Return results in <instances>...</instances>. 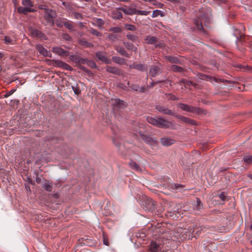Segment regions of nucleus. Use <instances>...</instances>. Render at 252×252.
I'll list each match as a JSON object with an SVG mask.
<instances>
[{"label": "nucleus", "mask_w": 252, "mask_h": 252, "mask_svg": "<svg viewBox=\"0 0 252 252\" xmlns=\"http://www.w3.org/2000/svg\"><path fill=\"white\" fill-rule=\"evenodd\" d=\"M146 120L149 123L159 128H175V125L172 121H169L162 117L153 118L147 117Z\"/></svg>", "instance_id": "1"}, {"label": "nucleus", "mask_w": 252, "mask_h": 252, "mask_svg": "<svg viewBox=\"0 0 252 252\" xmlns=\"http://www.w3.org/2000/svg\"><path fill=\"white\" fill-rule=\"evenodd\" d=\"M201 12V14L198 16L199 19L195 22L196 28L198 31L203 29V23H208L210 22V16L208 11H207L205 8H202Z\"/></svg>", "instance_id": "2"}, {"label": "nucleus", "mask_w": 252, "mask_h": 252, "mask_svg": "<svg viewBox=\"0 0 252 252\" xmlns=\"http://www.w3.org/2000/svg\"><path fill=\"white\" fill-rule=\"evenodd\" d=\"M177 106L181 110L188 112L192 113L198 115L204 114V111L201 108L192 105H189L185 103H179L177 104Z\"/></svg>", "instance_id": "3"}, {"label": "nucleus", "mask_w": 252, "mask_h": 252, "mask_svg": "<svg viewBox=\"0 0 252 252\" xmlns=\"http://www.w3.org/2000/svg\"><path fill=\"white\" fill-rule=\"evenodd\" d=\"M140 127L138 126L135 128L133 130L137 133H138L142 139L147 144L151 146L153 149L157 148L158 145L157 141L154 138L148 136L143 133V132L140 130Z\"/></svg>", "instance_id": "4"}, {"label": "nucleus", "mask_w": 252, "mask_h": 252, "mask_svg": "<svg viewBox=\"0 0 252 252\" xmlns=\"http://www.w3.org/2000/svg\"><path fill=\"white\" fill-rule=\"evenodd\" d=\"M57 16V14L56 11L51 9H46L44 18L46 21V25L53 26L55 24V19Z\"/></svg>", "instance_id": "5"}, {"label": "nucleus", "mask_w": 252, "mask_h": 252, "mask_svg": "<svg viewBox=\"0 0 252 252\" xmlns=\"http://www.w3.org/2000/svg\"><path fill=\"white\" fill-rule=\"evenodd\" d=\"M163 244L159 239L152 241L149 246V250L151 252H161L162 250Z\"/></svg>", "instance_id": "6"}, {"label": "nucleus", "mask_w": 252, "mask_h": 252, "mask_svg": "<svg viewBox=\"0 0 252 252\" xmlns=\"http://www.w3.org/2000/svg\"><path fill=\"white\" fill-rule=\"evenodd\" d=\"M145 40L147 44L154 45L155 48H161L163 46L162 43L155 36L148 35L146 37Z\"/></svg>", "instance_id": "7"}, {"label": "nucleus", "mask_w": 252, "mask_h": 252, "mask_svg": "<svg viewBox=\"0 0 252 252\" xmlns=\"http://www.w3.org/2000/svg\"><path fill=\"white\" fill-rule=\"evenodd\" d=\"M162 68L161 64L153 65L150 68L149 74L153 77H156L162 72Z\"/></svg>", "instance_id": "8"}, {"label": "nucleus", "mask_w": 252, "mask_h": 252, "mask_svg": "<svg viewBox=\"0 0 252 252\" xmlns=\"http://www.w3.org/2000/svg\"><path fill=\"white\" fill-rule=\"evenodd\" d=\"M95 54L96 57L99 61L106 64H110L111 63V61L108 59L106 56L107 53L106 52L97 51Z\"/></svg>", "instance_id": "9"}, {"label": "nucleus", "mask_w": 252, "mask_h": 252, "mask_svg": "<svg viewBox=\"0 0 252 252\" xmlns=\"http://www.w3.org/2000/svg\"><path fill=\"white\" fill-rule=\"evenodd\" d=\"M120 9L126 15H135V7H134L131 5L127 6L126 5H123V6L120 7Z\"/></svg>", "instance_id": "10"}, {"label": "nucleus", "mask_w": 252, "mask_h": 252, "mask_svg": "<svg viewBox=\"0 0 252 252\" xmlns=\"http://www.w3.org/2000/svg\"><path fill=\"white\" fill-rule=\"evenodd\" d=\"M31 33L33 37H35L40 38L41 40H47V36L42 33L40 31L34 29L32 28L31 29Z\"/></svg>", "instance_id": "11"}, {"label": "nucleus", "mask_w": 252, "mask_h": 252, "mask_svg": "<svg viewBox=\"0 0 252 252\" xmlns=\"http://www.w3.org/2000/svg\"><path fill=\"white\" fill-rule=\"evenodd\" d=\"M112 104L115 108L117 109H123L126 106V103L120 99H112Z\"/></svg>", "instance_id": "12"}, {"label": "nucleus", "mask_w": 252, "mask_h": 252, "mask_svg": "<svg viewBox=\"0 0 252 252\" xmlns=\"http://www.w3.org/2000/svg\"><path fill=\"white\" fill-rule=\"evenodd\" d=\"M54 63L53 65L56 67H62L67 70H71L72 69L71 67L67 63H64L59 60H53Z\"/></svg>", "instance_id": "13"}, {"label": "nucleus", "mask_w": 252, "mask_h": 252, "mask_svg": "<svg viewBox=\"0 0 252 252\" xmlns=\"http://www.w3.org/2000/svg\"><path fill=\"white\" fill-rule=\"evenodd\" d=\"M156 108L159 112L164 115L173 116L174 114V112L171 110L169 109L167 107L161 105H157Z\"/></svg>", "instance_id": "14"}, {"label": "nucleus", "mask_w": 252, "mask_h": 252, "mask_svg": "<svg viewBox=\"0 0 252 252\" xmlns=\"http://www.w3.org/2000/svg\"><path fill=\"white\" fill-rule=\"evenodd\" d=\"M120 7L117 8L112 12V17L115 20H121L123 18V15L121 12Z\"/></svg>", "instance_id": "15"}, {"label": "nucleus", "mask_w": 252, "mask_h": 252, "mask_svg": "<svg viewBox=\"0 0 252 252\" xmlns=\"http://www.w3.org/2000/svg\"><path fill=\"white\" fill-rule=\"evenodd\" d=\"M52 51L60 56H68V52L67 51L63 50V48L59 47H54L52 49Z\"/></svg>", "instance_id": "16"}, {"label": "nucleus", "mask_w": 252, "mask_h": 252, "mask_svg": "<svg viewBox=\"0 0 252 252\" xmlns=\"http://www.w3.org/2000/svg\"><path fill=\"white\" fill-rule=\"evenodd\" d=\"M127 84L129 87H130L132 90L140 93H144L146 92V88L144 87H139L137 84H130L129 82H127Z\"/></svg>", "instance_id": "17"}, {"label": "nucleus", "mask_w": 252, "mask_h": 252, "mask_svg": "<svg viewBox=\"0 0 252 252\" xmlns=\"http://www.w3.org/2000/svg\"><path fill=\"white\" fill-rule=\"evenodd\" d=\"M236 29H238L240 31L241 34H243V32L245 31V28L244 27L243 25H242V24H240L239 25V27L238 28H236ZM242 42H243L242 35H241L240 39H239L237 38V42L238 48L240 50H243V48H241V47L239 46V44H242Z\"/></svg>", "instance_id": "18"}, {"label": "nucleus", "mask_w": 252, "mask_h": 252, "mask_svg": "<svg viewBox=\"0 0 252 252\" xmlns=\"http://www.w3.org/2000/svg\"><path fill=\"white\" fill-rule=\"evenodd\" d=\"M106 70L107 72L114 74L115 75H120L122 74L121 70L116 67L107 66L106 67Z\"/></svg>", "instance_id": "19"}, {"label": "nucleus", "mask_w": 252, "mask_h": 252, "mask_svg": "<svg viewBox=\"0 0 252 252\" xmlns=\"http://www.w3.org/2000/svg\"><path fill=\"white\" fill-rule=\"evenodd\" d=\"M130 67L141 71H144L147 70V65L141 63H134L133 64L131 65Z\"/></svg>", "instance_id": "20"}, {"label": "nucleus", "mask_w": 252, "mask_h": 252, "mask_svg": "<svg viewBox=\"0 0 252 252\" xmlns=\"http://www.w3.org/2000/svg\"><path fill=\"white\" fill-rule=\"evenodd\" d=\"M114 143L116 144V145L119 148V152L124 155H126L127 154L128 152L127 151V150L125 149V144H121V143H118L116 142V139H114L113 140Z\"/></svg>", "instance_id": "21"}, {"label": "nucleus", "mask_w": 252, "mask_h": 252, "mask_svg": "<svg viewBox=\"0 0 252 252\" xmlns=\"http://www.w3.org/2000/svg\"><path fill=\"white\" fill-rule=\"evenodd\" d=\"M176 117L180 119L181 121L185 122L186 124H190L191 125H196V122L193 120H191L189 118L185 117L184 116H182L181 115L176 116Z\"/></svg>", "instance_id": "22"}, {"label": "nucleus", "mask_w": 252, "mask_h": 252, "mask_svg": "<svg viewBox=\"0 0 252 252\" xmlns=\"http://www.w3.org/2000/svg\"><path fill=\"white\" fill-rule=\"evenodd\" d=\"M147 209L149 211H153L155 209L156 202L153 201L151 198H147L146 202Z\"/></svg>", "instance_id": "23"}, {"label": "nucleus", "mask_w": 252, "mask_h": 252, "mask_svg": "<svg viewBox=\"0 0 252 252\" xmlns=\"http://www.w3.org/2000/svg\"><path fill=\"white\" fill-rule=\"evenodd\" d=\"M115 49L122 56L128 58L130 57V54L127 53L123 47L121 46H116Z\"/></svg>", "instance_id": "24"}, {"label": "nucleus", "mask_w": 252, "mask_h": 252, "mask_svg": "<svg viewBox=\"0 0 252 252\" xmlns=\"http://www.w3.org/2000/svg\"><path fill=\"white\" fill-rule=\"evenodd\" d=\"M161 144L163 146H169L171 145L172 144L175 143V140L168 138V137H163L160 140Z\"/></svg>", "instance_id": "25"}, {"label": "nucleus", "mask_w": 252, "mask_h": 252, "mask_svg": "<svg viewBox=\"0 0 252 252\" xmlns=\"http://www.w3.org/2000/svg\"><path fill=\"white\" fill-rule=\"evenodd\" d=\"M193 209L194 210L200 211L203 208V204L200 199L196 198V200L194 201Z\"/></svg>", "instance_id": "26"}, {"label": "nucleus", "mask_w": 252, "mask_h": 252, "mask_svg": "<svg viewBox=\"0 0 252 252\" xmlns=\"http://www.w3.org/2000/svg\"><path fill=\"white\" fill-rule=\"evenodd\" d=\"M165 59L172 63L180 64L181 62L180 60L176 57H173L170 56H166L165 57Z\"/></svg>", "instance_id": "27"}, {"label": "nucleus", "mask_w": 252, "mask_h": 252, "mask_svg": "<svg viewBox=\"0 0 252 252\" xmlns=\"http://www.w3.org/2000/svg\"><path fill=\"white\" fill-rule=\"evenodd\" d=\"M17 11L19 13L24 14L25 15L27 14L28 12H33V9H32L30 7H23L22 6L19 7L17 9Z\"/></svg>", "instance_id": "28"}, {"label": "nucleus", "mask_w": 252, "mask_h": 252, "mask_svg": "<svg viewBox=\"0 0 252 252\" xmlns=\"http://www.w3.org/2000/svg\"><path fill=\"white\" fill-rule=\"evenodd\" d=\"M124 44L128 50H130L134 52H136L137 51V48L136 46H134L133 44L132 43L124 42Z\"/></svg>", "instance_id": "29"}, {"label": "nucleus", "mask_w": 252, "mask_h": 252, "mask_svg": "<svg viewBox=\"0 0 252 252\" xmlns=\"http://www.w3.org/2000/svg\"><path fill=\"white\" fill-rule=\"evenodd\" d=\"M64 26L66 28L68 29L70 32L75 31L74 26L72 24V22L66 19L65 20V22L64 23Z\"/></svg>", "instance_id": "30"}, {"label": "nucleus", "mask_w": 252, "mask_h": 252, "mask_svg": "<svg viewBox=\"0 0 252 252\" xmlns=\"http://www.w3.org/2000/svg\"><path fill=\"white\" fill-rule=\"evenodd\" d=\"M183 186L179 184H169L167 185V188L168 189L173 190L174 189H179L180 188H182Z\"/></svg>", "instance_id": "31"}, {"label": "nucleus", "mask_w": 252, "mask_h": 252, "mask_svg": "<svg viewBox=\"0 0 252 252\" xmlns=\"http://www.w3.org/2000/svg\"><path fill=\"white\" fill-rule=\"evenodd\" d=\"M112 60L116 63L122 65L125 63V60L124 58H122L119 57L114 56L112 58Z\"/></svg>", "instance_id": "32"}, {"label": "nucleus", "mask_w": 252, "mask_h": 252, "mask_svg": "<svg viewBox=\"0 0 252 252\" xmlns=\"http://www.w3.org/2000/svg\"><path fill=\"white\" fill-rule=\"evenodd\" d=\"M66 19L59 18L55 21V23L59 28H62L64 26V23Z\"/></svg>", "instance_id": "33"}, {"label": "nucleus", "mask_w": 252, "mask_h": 252, "mask_svg": "<svg viewBox=\"0 0 252 252\" xmlns=\"http://www.w3.org/2000/svg\"><path fill=\"white\" fill-rule=\"evenodd\" d=\"M36 49L39 53L43 56H44L45 54H46V52L47 51V50L40 44L37 45L36 46Z\"/></svg>", "instance_id": "34"}, {"label": "nucleus", "mask_w": 252, "mask_h": 252, "mask_svg": "<svg viewBox=\"0 0 252 252\" xmlns=\"http://www.w3.org/2000/svg\"><path fill=\"white\" fill-rule=\"evenodd\" d=\"M170 69L172 71L176 72H182L184 70L182 67L177 65H171L170 67Z\"/></svg>", "instance_id": "35"}, {"label": "nucleus", "mask_w": 252, "mask_h": 252, "mask_svg": "<svg viewBox=\"0 0 252 252\" xmlns=\"http://www.w3.org/2000/svg\"><path fill=\"white\" fill-rule=\"evenodd\" d=\"M15 40L9 36H5L4 39V42L7 44H14Z\"/></svg>", "instance_id": "36"}, {"label": "nucleus", "mask_w": 252, "mask_h": 252, "mask_svg": "<svg viewBox=\"0 0 252 252\" xmlns=\"http://www.w3.org/2000/svg\"><path fill=\"white\" fill-rule=\"evenodd\" d=\"M43 188L48 191H51L52 190V185L49 181H46L43 184Z\"/></svg>", "instance_id": "37"}, {"label": "nucleus", "mask_w": 252, "mask_h": 252, "mask_svg": "<svg viewBox=\"0 0 252 252\" xmlns=\"http://www.w3.org/2000/svg\"><path fill=\"white\" fill-rule=\"evenodd\" d=\"M80 43L84 46L87 47H93L94 46V44L91 42H88L87 40L85 39H81L80 40Z\"/></svg>", "instance_id": "38"}, {"label": "nucleus", "mask_w": 252, "mask_h": 252, "mask_svg": "<svg viewBox=\"0 0 252 252\" xmlns=\"http://www.w3.org/2000/svg\"><path fill=\"white\" fill-rule=\"evenodd\" d=\"M179 83L180 85H181L182 83L185 84L186 87H189L191 85L192 86L194 85L192 82L184 79H182Z\"/></svg>", "instance_id": "39"}, {"label": "nucleus", "mask_w": 252, "mask_h": 252, "mask_svg": "<svg viewBox=\"0 0 252 252\" xmlns=\"http://www.w3.org/2000/svg\"><path fill=\"white\" fill-rule=\"evenodd\" d=\"M88 60L86 59H84L80 57V60H79V62L78 63V64H85L87 63ZM80 68L85 70V68L83 66L80 65Z\"/></svg>", "instance_id": "40"}, {"label": "nucleus", "mask_w": 252, "mask_h": 252, "mask_svg": "<svg viewBox=\"0 0 252 252\" xmlns=\"http://www.w3.org/2000/svg\"><path fill=\"white\" fill-rule=\"evenodd\" d=\"M22 4L27 7L31 8L33 6V3L30 0H23Z\"/></svg>", "instance_id": "41"}, {"label": "nucleus", "mask_w": 252, "mask_h": 252, "mask_svg": "<svg viewBox=\"0 0 252 252\" xmlns=\"http://www.w3.org/2000/svg\"><path fill=\"white\" fill-rule=\"evenodd\" d=\"M129 165L132 168L137 171H139L140 169L139 166L137 164V163L133 161L129 162Z\"/></svg>", "instance_id": "42"}, {"label": "nucleus", "mask_w": 252, "mask_h": 252, "mask_svg": "<svg viewBox=\"0 0 252 252\" xmlns=\"http://www.w3.org/2000/svg\"><path fill=\"white\" fill-rule=\"evenodd\" d=\"M150 11L137 10L136 8H135V14L147 16L150 13Z\"/></svg>", "instance_id": "43"}, {"label": "nucleus", "mask_w": 252, "mask_h": 252, "mask_svg": "<svg viewBox=\"0 0 252 252\" xmlns=\"http://www.w3.org/2000/svg\"><path fill=\"white\" fill-rule=\"evenodd\" d=\"M70 58L72 62L77 64H78V63L79 62V60H80V57L77 55L71 56Z\"/></svg>", "instance_id": "44"}, {"label": "nucleus", "mask_w": 252, "mask_h": 252, "mask_svg": "<svg viewBox=\"0 0 252 252\" xmlns=\"http://www.w3.org/2000/svg\"><path fill=\"white\" fill-rule=\"evenodd\" d=\"M165 95L168 100H176L178 99V97L172 94L166 93Z\"/></svg>", "instance_id": "45"}, {"label": "nucleus", "mask_w": 252, "mask_h": 252, "mask_svg": "<svg viewBox=\"0 0 252 252\" xmlns=\"http://www.w3.org/2000/svg\"><path fill=\"white\" fill-rule=\"evenodd\" d=\"M158 15H161L163 16L162 12L159 10H155L153 11V14L152 17L153 18L157 17Z\"/></svg>", "instance_id": "46"}, {"label": "nucleus", "mask_w": 252, "mask_h": 252, "mask_svg": "<svg viewBox=\"0 0 252 252\" xmlns=\"http://www.w3.org/2000/svg\"><path fill=\"white\" fill-rule=\"evenodd\" d=\"M90 32L96 36H100L102 35V34L101 33H100V32H99L98 31H97L96 30L94 29H93V28H91L90 30Z\"/></svg>", "instance_id": "47"}, {"label": "nucleus", "mask_w": 252, "mask_h": 252, "mask_svg": "<svg viewBox=\"0 0 252 252\" xmlns=\"http://www.w3.org/2000/svg\"><path fill=\"white\" fill-rule=\"evenodd\" d=\"M95 25L99 28H101L104 24V21L101 19H97L95 21Z\"/></svg>", "instance_id": "48"}, {"label": "nucleus", "mask_w": 252, "mask_h": 252, "mask_svg": "<svg viewBox=\"0 0 252 252\" xmlns=\"http://www.w3.org/2000/svg\"><path fill=\"white\" fill-rule=\"evenodd\" d=\"M244 160L245 162L249 164L252 163V156L248 155L245 156L244 157Z\"/></svg>", "instance_id": "49"}, {"label": "nucleus", "mask_w": 252, "mask_h": 252, "mask_svg": "<svg viewBox=\"0 0 252 252\" xmlns=\"http://www.w3.org/2000/svg\"><path fill=\"white\" fill-rule=\"evenodd\" d=\"M109 31L113 32L114 33H118L122 32V29L118 27H114L110 28Z\"/></svg>", "instance_id": "50"}, {"label": "nucleus", "mask_w": 252, "mask_h": 252, "mask_svg": "<svg viewBox=\"0 0 252 252\" xmlns=\"http://www.w3.org/2000/svg\"><path fill=\"white\" fill-rule=\"evenodd\" d=\"M87 64L93 68H95L96 67V63L93 61L88 60Z\"/></svg>", "instance_id": "51"}, {"label": "nucleus", "mask_w": 252, "mask_h": 252, "mask_svg": "<svg viewBox=\"0 0 252 252\" xmlns=\"http://www.w3.org/2000/svg\"><path fill=\"white\" fill-rule=\"evenodd\" d=\"M168 82H169V80H163V81H157L156 82H152L151 83L150 85L148 86V87L149 88H153L155 86V85L158 83H160V82H164V83H167Z\"/></svg>", "instance_id": "52"}, {"label": "nucleus", "mask_w": 252, "mask_h": 252, "mask_svg": "<svg viewBox=\"0 0 252 252\" xmlns=\"http://www.w3.org/2000/svg\"><path fill=\"white\" fill-rule=\"evenodd\" d=\"M188 232L187 229H183V232H181L182 236L180 238L181 240H183L184 239L187 238V235L186 234V233Z\"/></svg>", "instance_id": "53"}, {"label": "nucleus", "mask_w": 252, "mask_h": 252, "mask_svg": "<svg viewBox=\"0 0 252 252\" xmlns=\"http://www.w3.org/2000/svg\"><path fill=\"white\" fill-rule=\"evenodd\" d=\"M71 87L75 94L78 95L81 93V91L79 87L73 86H72Z\"/></svg>", "instance_id": "54"}, {"label": "nucleus", "mask_w": 252, "mask_h": 252, "mask_svg": "<svg viewBox=\"0 0 252 252\" xmlns=\"http://www.w3.org/2000/svg\"><path fill=\"white\" fill-rule=\"evenodd\" d=\"M125 27L127 30L131 31H134L136 30L135 26L132 25L126 24Z\"/></svg>", "instance_id": "55"}, {"label": "nucleus", "mask_w": 252, "mask_h": 252, "mask_svg": "<svg viewBox=\"0 0 252 252\" xmlns=\"http://www.w3.org/2000/svg\"><path fill=\"white\" fill-rule=\"evenodd\" d=\"M218 197L222 201H224L226 200V196L224 192H221L218 195Z\"/></svg>", "instance_id": "56"}, {"label": "nucleus", "mask_w": 252, "mask_h": 252, "mask_svg": "<svg viewBox=\"0 0 252 252\" xmlns=\"http://www.w3.org/2000/svg\"><path fill=\"white\" fill-rule=\"evenodd\" d=\"M62 37L63 39H64L66 41H71L72 39L71 36L67 33L63 34L62 35Z\"/></svg>", "instance_id": "57"}, {"label": "nucleus", "mask_w": 252, "mask_h": 252, "mask_svg": "<svg viewBox=\"0 0 252 252\" xmlns=\"http://www.w3.org/2000/svg\"><path fill=\"white\" fill-rule=\"evenodd\" d=\"M127 38H128L129 40L132 41H135L136 40V39H137V36L133 35V34H127Z\"/></svg>", "instance_id": "58"}, {"label": "nucleus", "mask_w": 252, "mask_h": 252, "mask_svg": "<svg viewBox=\"0 0 252 252\" xmlns=\"http://www.w3.org/2000/svg\"><path fill=\"white\" fill-rule=\"evenodd\" d=\"M108 37L109 39L114 41L117 38V36L116 34H114L113 33H109L108 34Z\"/></svg>", "instance_id": "59"}, {"label": "nucleus", "mask_w": 252, "mask_h": 252, "mask_svg": "<svg viewBox=\"0 0 252 252\" xmlns=\"http://www.w3.org/2000/svg\"><path fill=\"white\" fill-rule=\"evenodd\" d=\"M74 17L75 19H81L82 18V15L80 13H78V12H75L74 14Z\"/></svg>", "instance_id": "60"}, {"label": "nucleus", "mask_w": 252, "mask_h": 252, "mask_svg": "<svg viewBox=\"0 0 252 252\" xmlns=\"http://www.w3.org/2000/svg\"><path fill=\"white\" fill-rule=\"evenodd\" d=\"M39 8L40 9H43L44 10V13H45V10L46 9H50L49 8H47V6L45 5H39L38 6Z\"/></svg>", "instance_id": "61"}, {"label": "nucleus", "mask_w": 252, "mask_h": 252, "mask_svg": "<svg viewBox=\"0 0 252 252\" xmlns=\"http://www.w3.org/2000/svg\"><path fill=\"white\" fill-rule=\"evenodd\" d=\"M62 4L66 8L69 9L70 8V4L68 2H63Z\"/></svg>", "instance_id": "62"}, {"label": "nucleus", "mask_w": 252, "mask_h": 252, "mask_svg": "<svg viewBox=\"0 0 252 252\" xmlns=\"http://www.w3.org/2000/svg\"><path fill=\"white\" fill-rule=\"evenodd\" d=\"M14 91L13 90H11L10 91L7 92L6 94H4V97H8L9 96L11 95Z\"/></svg>", "instance_id": "63"}, {"label": "nucleus", "mask_w": 252, "mask_h": 252, "mask_svg": "<svg viewBox=\"0 0 252 252\" xmlns=\"http://www.w3.org/2000/svg\"><path fill=\"white\" fill-rule=\"evenodd\" d=\"M43 56L52 58V54L50 52L47 51L46 52V54H45V55Z\"/></svg>", "instance_id": "64"}]
</instances>
